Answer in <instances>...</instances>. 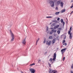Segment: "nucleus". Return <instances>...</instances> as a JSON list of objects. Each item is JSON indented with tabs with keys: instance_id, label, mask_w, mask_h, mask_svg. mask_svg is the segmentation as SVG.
Instances as JSON below:
<instances>
[{
	"instance_id": "nucleus-1",
	"label": "nucleus",
	"mask_w": 73,
	"mask_h": 73,
	"mask_svg": "<svg viewBox=\"0 0 73 73\" xmlns=\"http://www.w3.org/2000/svg\"><path fill=\"white\" fill-rule=\"evenodd\" d=\"M10 33L11 34V37H12V38L11 39V41H13V40L15 39V36H14L13 34L12 33V32L11 30H10Z\"/></svg>"
},
{
	"instance_id": "nucleus-2",
	"label": "nucleus",
	"mask_w": 73,
	"mask_h": 73,
	"mask_svg": "<svg viewBox=\"0 0 73 73\" xmlns=\"http://www.w3.org/2000/svg\"><path fill=\"white\" fill-rule=\"evenodd\" d=\"M53 57V58L52 59V58H51L49 60V61H50L51 62L52 61V60L53 61H54V60H56V53H55L54 54Z\"/></svg>"
},
{
	"instance_id": "nucleus-3",
	"label": "nucleus",
	"mask_w": 73,
	"mask_h": 73,
	"mask_svg": "<svg viewBox=\"0 0 73 73\" xmlns=\"http://www.w3.org/2000/svg\"><path fill=\"white\" fill-rule=\"evenodd\" d=\"M57 5L60 4V7L62 8H63V2L61 1H59L57 2Z\"/></svg>"
},
{
	"instance_id": "nucleus-4",
	"label": "nucleus",
	"mask_w": 73,
	"mask_h": 73,
	"mask_svg": "<svg viewBox=\"0 0 73 73\" xmlns=\"http://www.w3.org/2000/svg\"><path fill=\"white\" fill-rule=\"evenodd\" d=\"M49 3L51 6V7H54V1H50L49 2Z\"/></svg>"
},
{
	"instance_id": "nucleus-5",
	"label": "nucleus",
	"mask_w": 73,
	"mask_h": 73,
	"mask_svg": "<svg viewBox=\"0 0 73 73\" xmlns=\"http://www.w3.org/2000/svg\"><path fill=\"white\" fill-rule=\"evenodd\" d=\"M29 70L31 73H35V72H36V70L34 69L30 68Z\"/></svg>"
},
{
	"instance_id": "nucleus-6",
	"label": "nucleus",
	"mask_w": 73,
	"mask_h": 73,
	"mask_svg": "<svg viewBox=\"0 0 73 73\" xmlns=\"http://www.w3.org/2000/svg\"><path fill=\"white\" fill-rule=\"evenodd\" d=\"M51 42H52V41L51 40L49 42L48 41H46V44L47 45H50L51 44Z\"/></svg>"
},
{
	"instance_id": "nucleus-7",
	"label": "nucleus",
	"mask_w": 73,
	"mask_h": 73,
	"mask_svg": "<svg viewBox=\"0 0 73 73\" xmlns=\"http://www.w3.org/2000/svg\"><path fill=\"white\" fill-rule=\"evenodd\" d=\"M66 50V48H63L61 50L62 54H63V53L65 52Z\"/></svg>"
},
{
	"instance_id": "nucleus-8",
	"label": "nucleus",
	"mask_w": 73,
	"mask_h": 73,
	"mask_svg": "<svg viewBox=\"0 0 73 73\" xmlns=\"http://www.w3.org/2000/svg\"><path fill=\"white\" fill-rule=\"evenodd\" d=\"M61 23H62V24H63V26H64V25H65V22H64V21L63 20V19H62L60 20Z\"/></svg>"
},
{
	"instance_id": "nucleus-9",
	"label": "nucleus",
	"mask_w": 73,
	"mask_h": 73,
	"mask_svg": "<svg viewBox=\"0 0 73 73\" xmlns=\"http://www.w3.org/2000/svg\"><path fill=\"white\" fill-rule=\"evenodd\" d=\"M26 39V38H25V39L23 40L22 41V44H24V45H25V43H26V41H25Z\"/></svg>"
},
{
	"instance_id": "nucleus-10",
	"label": "nucleus",
	"mask_w": 73,
	"mask_h": 73,
	"mask_svg": "<svg viewBox=\"0 0 73 73\" xmlns=\"http://www.w3.org/2000/svg\"><path fill=\"white\" fill-rule=\"evenodd\" d=\"M53 70H52L50 68L49 69V73H53Z\"/></svg>"
},
{
	"instance_id": "nucleus-11",
	"label": "nucleus",
	"mask_w": 73,
	"mask_h": 73,
	"mask_svg": "<svg viewBox=\"0 0 73 73\" xmlns=\"http://www.w3.org/2000/svg\"><path fill=\"white\" fill-rule=\"evenodd\" d=\"M53 38V36L52 35L51 36H50L49 37H48L49 39H50V40H51Z\"/></svg>"
},
{
	"instance_id": "nucleus-12",
	"label": "nucleus",
	"mask_w": 73,
	"mask_h": 73,
	"mask_svg": "<svg viewBox=\"0 0 73 73\" xmlns=\"http://www.w3.org/2000/svg\"><path fill=\"white\" fill-rule=\"evenodd\" d=\"M65 9H62L61 11V13H64V12H65Z\"/></svg>"
},
{
	"instance_id": "nucleus-13",
	"label": "nucleus",
	"mask_w": 73,
	"mask_h": 73,
	"mask_svg": "<svg viewBox=\"0 0 73 73\" xmlns=\"http://www.w3.org/2000/svg\"><path fill=\"white\" fill-rule=\"evenodd\" d=\"M56 41V40L55 39H53L52 41V44H53L54 43H55V41Z\"/></svg>"
},
{
	"instance_id": "nucleus-14",
	"label": "nucleus",
	"mask_w": 73,
	"mask_h": 73,
	"mask_svg": "<svg viewBox=\"0 0 73 73\" xmlns=\"http://www.w3.org/2000/svg\"><path fill=\"white\" fill-rule=\"evenodd\" d=\"M60 14V11L58 12H56L55 13V15H58L59 14Z\"/></svg>"
},
{
	"instance_id": "nucleus-15",
	"label": "nucleus",
	"mask_w": 73,
	"mask_h": 73,
	"mask_svg": "<svg viewBox=\"0 0 73 73\" xmlns=\"http://www.w3.org/2000/svg\"><path fill=\"white\" fill-rule=\"evenodd\" d=\"M51 31L53 33L54 32V33H56V30H52Z\"/></svg>"
},
{
	"instance_id": "nucleus-16",
	"label": "nucleus",
	"mask_w": 73,
	"mask_h": 73,
	"mask_svg": "<svg viewBox=\"0 0 73 73\" xmlns=\"http://www.w3.org/2000/svg\"><path fill=\"white\" fill-rule=\"evenodd\" d=\"M53 73H57V71H56L54 70H53Z\"/></svg>"
},
{
	"instance_id": "nucleus-17",
	"label": "nucleus",
	"mask_w": 73,
	"mask_h": 73,
	"mask_svg": "<svg viewBox=\"0 0 73 73\" xmlns=\"http://www.w3.org/2000/svg\"><path fill=\"white\" fill-rule=\"evenodd\" d=\"M69 38L70 39H72V36L71 35H70Z\"/></svg>"
},
{
	"instance_id": "nucleus-18",
	"label": "nucleus",
	"mask_w": 73,
	"mask_h": 73,
	"mask_svg": "<svg viewBox=\"0 0 73 73\" xmlns=\"http://www.w3.org/2000/svg\"><path fill=\"white\" fill-rule=\"evenodd\" d=\"M46 42V38H45L44 40V41L43 42V43H44V44H45Z\"/></svg>"
},
{
	"instance_id": "nucleus-19",
	"label": "nucleus",
	"mask_w": 73,
	"mask_h": 73,
	"mask_svg": "<svg viewBox=\"0 0 73 73\" xmlns=\"http://www.w3.org/2000/svg\"><path fill=\"white\" fill-rule=\"evenodd\" d=\"M57 32L58 35H59L60 33V30L58 31Z\"/></svg>"
},
{
	"instance_id": "nucleus-20",
	"label": "nucleus",
	"mask_w": 73,
	"mask_h": 73,
	"mask_svg": "<svg viewBox=\"0 0 73 73\" xmlns=\"http://www.w3.org/2000/svg\"><path fill=\"white\" fill-rule=\"evenodd\" d=\"M35 65V63H33L32 64H30V66H33V65Z\"/></svg>"
},
{
	"instance_id": "nucleus-21",
	"label": "nucleus",
	"mask_w": 73,
	"mask_h": 73,
	"mask_svg": "<svg viewBox=\"0 0 73 73\" xmlns=\"http://www.w3.org/2000/svg\"><path fill=\"white\" fill-rule=\"evenodd\" d=\"M70 32H71V31H70V30L68 32V35H70Z\"/></svg>"
},
{
	"instance_id": "nucleus-22",
	"label": "nucleus",
	"mask_w": 73,
	"mask_h": 73,
	"mask_svg": "<svg viewBox=\"0 0 73 73\" xmlns=\"http://www.w3.org/2000/svg\"><path fill=\"white\" fill-rule=\"evenodd\" d=\"M48 64L49 65V66H50V68H51V64H50L49 63H48Z\"/></svg>"
},
{
	"instance_id": "nucleus-23",
	"label": "nucleus",
	"mask_w": 73,
	"mask_h": 73,
	"mask_svg": "<svg viewBox=\"0 0 73 73\" xmlns=\"http://www.w3.org/2000/svg\"><path fill=\"white\" fill-rule=\"evenodd\" d=\"M55 10H56V11H58V7H56Z\"/></svg>"
},
{
	"instance_id": "nucleus-24",
	"label": "nucleus",
	"mask_w": 73,
	"mask_h": 73,
	"mask_svg": "<svg viewBox=\"0 0 73 73\" xmlns=\"http://www.w3.org/2000/svg\"><path fill=\"white\" fill-rule=\"evenodd\" d=\"M67 45V44H66V43H64L63 44V45H64V46H66Z\"/></svg>"
},
{
	"instance_id": "nucleus-25",
	"label": "nucleus",
	"mask_w": 73,
	"mask_h": 73,
	"mask_svg": "<svg viewBox=\"0 0 73 73\" xmlns=\"http://www.w3.org/2000/svg\"><path fill=\"white\" fill-rule=\"evenodd\" d=\"M46 18H52V17H46Z\"/></svg>"
},
{
	"instance_id": "nucleus-26",
	"label": "nucleus",
	"mask_w": 73,
	"mask_h": 73,
	"mask_svg": "<svg viewBox=\"0 0 73 73\" xmlns=\"http://www.w3.org/2000/svg\"><path fill=\"white\" fill-rule=\"evenodd\" d=\"M64 42H65V40H64L62 41V44H64Z\"/></svg>"
},
{
	"instance_id": "nucleus-27",
	"label": "nucleus",
	"mask_w": 73,
	"mask_h": 73,
	"mask_svg": "<svg viewBox=\"0 0 73 73\" xmlns=\"http://www.w3.org/2000/svg\"><path fill=\"white\" fill-rule=\"evenodd\" d=\"M73 3H72V5L70 7V8H73Z\"/></svg>"
},
{
	"instance_id": "nucleus-28",
	"label": "nucleus",
	"mask_w": 73,
	"mask_h": 73,
	"mask_svg": "<svg viewBox=\"0 0 73 73\" xmlns=\"http://www.w3.org/2000/svg\"><path fill=\"white\" fill-rule=\"evenodd\" d=\"M54 29H57V27L56 26H54Z\"/></svg>"
},
{
	"instance_id": "nucleus-29",
	"label": "nucleus",
	"mask_w": 73,
	"mask_h": 73,
	"mask_svg": "<svg viewBox=\"0 0 73 73\" xmlns=\"http://www.w3.org/2000/svg\"><path fill=\"white\" fill-rule=\"evenodd\" d=\"M48 29H48V27H47V28L46 29V32H47V31H48Z\"/></svg>"
},
{
	"instance_id": "nucleus-30",
	"label": "nucleus",
	"mask_w": 73,
	"mask_h": 73,
	"mask_svg": "<svg viewBox=\"0 0 73 73\" xmlns=\"http://www.w3.org/2000/svg\"><path fill=\"white\" fill-rule=\"evenodd\" d=\"M71 68V69H73V64L72 65Z\"/></svg>"
},
{
	"instance_id": "nucleus-31",
	"label": "nucleus",
	"mask_w": 73,
	"mask_h": 73,
	"mask_svg": "<svg viewBox=\"0 0 73 73\" xmlns=\"http://www.w3.org/2000/svg\"><path fill=\"white\" fill-rule=\"evenodd\" d=\"M54 2V3H55V2H56V1H57V0H53Z\"/></svg>"
},
{
	"instance_id": "nucleus-32",
	"label": "nucleus",
	"mask_w": 73,
	"mask_h": 73,
	"mask_svg": "<svg viewBox=\"0 0 73 73\" xmlns=\"http://www.w3.org/2000/svg\"><path fill=\"white\" fill-rule=\"evenodd\" d=\"M40 62H41V60H38V63H40Z\"/></svg>"
},
{
	"instance_id": "nucleus-33",
	"label": "nucleus",
	"mask_w": 73,
	"mask_h": 73,
	"mask_svg": "<svg viewBox=\"0 0 73 73\" xmlns=\"http://www.w3.org/2000/svg\"><path fill=\"white\" fill-rule=\"evenodd\" d=\"M58 30H60V31H61V28H58Z\"/></svg>"
},
{
	"instance_id": "nucleus-34",
	"label": "nucleus",
	"mask_w": 73,
	"mask_h": 73,
	"mask_svg": "<svg viewBox=\"0 0 73 73\" xmlns=\"http://www.w3.org/2000/svg\"><path fill=\"white\" fill-rule=\"evenodd\" d=\"M52 33H53L52 32H50V35H52Z\"/></svg>"
},
{
	"instance_id": "nucleus-35",
	"label": "nucleus",
	"mask_w": 73,
	"mask_h": 73,
	"mask_svg": "<svg viewBox=\"0 0 73 73\" xmlns=\"http://www.w3.org/2000/svg\"><path fill=\"white\" fill-rule=\"evenodd\" d=\"M70 31H72V27H71L70 29Z\"/></svg>"
},
{
	"instance_id": "nucleus-36",
	"label": "nucleus",
	"mask_w": 73,
	"mask_h": 73,
	"mask_svg": "<svg viewBox=\"0 0 73 73\" xmlns=\"http://www.w3.org/2000/svg\"><path fill=\"white\" fill-rule=\"evenodd\" d=\"M54 36H56V33H54Z\"/></svg>"
},
{
	"instance_id": "nucleus-37",
	"label": "nucleus",
	"mask_w": 73,
	"mask_h": 73,
	"mask_svg": "<svg viewBox=\"0 0 73 73\" xmlns=\"http://www.w3.org/2000/svg\"><path fill=\"white\" fill-rule=\"evenodd\" d=\"M65 57H64L63 59V61H64V60H65Z\"/></svg>"
},
{
	"instance_id": "nucleus-38",
	"label": "nucleus",
	"mask_w": 73,
	"mask_h": 73,
	"mask_svg": "<svg viewBox=\"0 0 73 73\" xmlns=\"http://www.w3.org/2000/svg\"><path fill=\"white\" fill-rule=\"evenodd\" d=\"M57 20H60V18H58L57 19Z\"/></svg>"
},
{
	"instance_id": "nucleus-39",
	"label": "nucleus",
	"mask_w": 73,
	"mask_h": 73,
	"mask_svg": "<svg viewBox=\"0 0 73 73\" xmlns=\"http://www.w3.org/2000/svg\"><path fill=\"white\" fill-rule=\"evenodd\" d=\"M70 73H73V71H72V70H71L70 71Z\"/></svg>"
},
{
	"instance_id": "nucleus-40",
	"label": "nucleus",
	"mask_w": 73,
	"mask_h": 73,
	"mask_svg": "<svg viewBox=\"0 0 73 73\" xmlns=\"http://www.w3.org/2000/svg\"><path fill=\"white\" fill-rule=\"evenodd\" d=\"M38 40H36V44H37V43L38 42Z\"/></svg>"
},
{
	"instance_id": "nucleus-41",
	"label": "nucleus",
	"mask_w": 73,
	"mask_h": 73,
	"mask_svg": "<svg viewBox=\"0 0 73 73\" xmlns=\"http://www.w3.org/2000/svg\"><path fill=\"white\" fill-rule=\"evenodd\" d=\"M69 35H72V33H70V34Z\"/></svg>"
},
{
	"instance_id": "nucleus-42",
	"label": "nucleus",
	"mask_w": 73,
	"mask_h": 73,
	"mask_svg": "<svg viewBox=\"0 0 73 73\" xmlns=\"http://www.w3.org/2000/svg\"><path fill=\"white\" fill-rule=\"evenodd\" d=\"M73 2V0H71V3H72Z\"/></svg>"
},
{
	"instance_id": "nucleus-43",
	"label": "nucleus",
	"mask_w": 73,
	"mask_h": 73,
	"mask_svg": "<svg viewBox=\"0 0 73 73\" xmlns=\"http://www.w3.org/2000/svg\"><path fill=\"white\" fill-rule=\"evenodd\" d=\"M39 40H40V38H38L37 40L38 41Z\"/></svg>"
},
{
	"instance_id": "nucleus-44",
	"label": "nucleus",
	"mask_w": 73,
	"mask_h": 73,
	"mask_svg": "<svg viewBox=\"0 0 73 73\" xmlns=\"http://www.w3.org/2000/svg\"><path fill=\"white\" fill-rule=\"evenodd\" d=\"M56 26L57 27V28H58V27H59V25H58L57 26Z\"/></svg>"
},
{
	"instance_id": "nucleus-45",
	"label": "nucleus",
	"mask_w": 73,
	"mask_h": 73,
	"mask_svg": "<svg viewBox=\"0 0 73 73\" xmlns=\"http://www.w3.org/2000/svg\"><path fill=\"white\" fill-rule=\"evenodd\" d=\"M46 53H47V52H46L45 53H44V54L45 55V54H46Z\"/></svg>"
},
{
	"instance_id": "nucleus-46",
	"label": "nucleus",
	"mask_w": 73,
	"mask_h": 73,
	"mask_svg": "<svg viewBox=\"0 0 73 73\" xmlns=\"http://www.w3.org/2000/svg\"><path fill=\"white\" fill-rule=\"evenodd\" d=\"M73 11H72L71 13H70V15H71V14H72L73 13Z\"/></svg>"
},
{
	"instance_id": "nucleus-47",
	"label": "nucleus",
	"mask_w": 73,
	"mask_h": 73,
	"mask_svg": "<svg viewBox=\"0 0 73 73\" xmlns=\"http://www.w3.org/2000/svg\"><path fill=\"white\" fill-rule=\"evenodd\" d=\"M64 39H65L66 38V36H65V37H64Z\"/></svg>"
},
{
	"instance_id": "nucleus-48",
	"label": "nucleus",
	"mask_w": 73,
	"mask_h": 73,
	"mask_svg": "<svg viewBox=\"0 0 73 73\" xmlns=\"http://www.w3.org/2000/svg\"><path fill=\"white\" fill-rule=\"evenodd\" d=\"M53 62H52L51 63V64H53Z\"/></svg>"
},
{
	"instance_id": "nucleus-49",
	"label": "nucleus",
	"mask_w": 73,
	"mask_h": 73,
	"mask_svg": "<svg viewBox=\"0 0 73 73\" xmlns=\"http://www.w3.org/2000/svg\"><path fill=\"white\" fill-rule=\"evenodd\" d=\"M37 43H36V45H37Z\"/></svg>"
},
{
	"instance_id": "nucleus-50",
	"label": "nucleus",
	"mask_w": 73,
	"mask_h": 73,
	"mask_svg": "<svg viewBox=\"0 0 73 73\" xmlns=\"http://www.w3.org/2000/svg\"><path fill=\"white\" fill-rule=\"evenodd\" d=\"M51 29H53V28H51Z\"/></svg>"
},
{
	"instance_id": "nucleus-51",
	"label": "nucleus",
	"mask_w": 73,
	"mask_h": 73,
	"mask_svg": "<svg viewBox=\"0 0 73 73\" xmlns=\"http://www.w3.org/2000/svg\"><path fill=\"white\" fill-rule=\"evenodd\" d=\"M53 22H55V21H53Z\"/></svg>"
}]
</instances>
